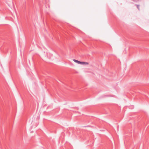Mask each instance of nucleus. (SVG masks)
Listing matches in <instances>:
<instances>
[{"mask_svg":"<svg viewBox=\"0 0 149 149\" xmlns=\"http://www.w3.org/2000/svg\"><path fill=\"white\" fill-rule=\"evenodd\" d=\"M84 63H85V62H81V63H79V64H84Z\"/></svg>","mask_w":149,"mask_h":149,"instance_id":"f03ea898","label":"nucleus"},{"mask_svg":"<svg viewBox=\"0 0 149 149\" xmlns=\"http://www.w3.org/2000/svg\"><path fill=\"white\" fill-rule=\"evenodd\" d=\"M73 61L75 62L78 63V64H79V63H81V61H79L78 60H75V59H74L73 60Z\"/></svg>","mask_w":149,"mask_h":149,"instance_id":"f257e3e1","label":"nucleus"},{"mask_svg":"<svg viewBox=\"0 0 149 149\" xmlns=\"http://www.w3.org/2000/svg\"><path fill=\"white\" fill-rule=\"evenodd\" d=\"M136 6H137V8L139 10V5H137Z\"/></svg>","mask_w":149,"mask_h":149,"instance_id":"7ed1b4c3","label":"nucleus"},{"mask_svg":"<svg viewBox=\"0 0 149 149\" xmlns=\"http://www.w3.org/2000/svg\"><path fill=\"white\" fill-rule=\"evenodd\" d=\"M84 64H88V63L87 62H85V63H84Z\"/></svg>","mask_w":149,"mask_h":149,"instance_id":"20e7f679","label":"nucleus"}]
</instances>
